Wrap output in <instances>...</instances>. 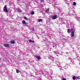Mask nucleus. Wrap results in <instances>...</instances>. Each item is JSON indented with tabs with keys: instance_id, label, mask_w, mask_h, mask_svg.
I'll list each match as a JSON object with an SVG mask.
<instances>
[{
	"instance_id": "nucleus-1",
	"label": "nucleus",
	"mask_w": 80,
	"mask_h": 80,
	"mask_svg": "<svg viewBox=\"0 0 80 80\" xmlns=\"http://www.w3.org/2000/svg\"><path fill=\"white\" fill-rule=\"evenodd\" d=\"M75 32V30L74 29H68L67 30L68 33H70V32H71V37H74V33Z\"/></svg>"
},
{
	"instance_id": "nucleus-2",
	"label": "nucleus",
	"mask_w": 80,
	"mask_h": 80,
	"mask_svg": "<svg viewBox=\"0 0 80 80\" xmlns=\"http://www.w3.org/2000/svg\"><path fill=\"white\" fill-rule=\"evenodd\" d=\"M3 9L4 12H8V10H7V6H5L3 8Z\"/></svg>"
},
{
	"instance_id": "nucleus-3",
	"label": "nucleus",
	"mask_w": 80,
	"mask_h": 80,
	"mask_svg": "<svg viewBox=\"0 0 80 80\" xmlns=\"http://www.w3.org/2000/svg\"><path fill=\"white\" fill-rule=\"evenodd\" d=\"M57 18V15H54L52 16V20H55Z\"/></svg>"
},
{
	"instance_id": "nucleus-4",
	"label": "nucleus",
	"mask_w": 80,
	"mask_h": 80,
	"mask_svg": "<svg viewBox=\"0 0 80 80\" xmlns=\"http://www.w3.org/2000/svg\"><path fill=\"white\" fill-rule=\"evenodd\" d=\"M57 45L55 43H54L52 45V47L53 48H56V47H57L56 46Z\"/></svg>"
},
{
	"instance_id": "nucleus-5",
	"label": "nucleus",
	"mask_w": 80,
	"mask_h": 80,
	"mask_svg": "<svg viewBox=\"0 0 80 80\" xmlns=\"http://www.w3.org/2000/svg\"><path fill=\"white\" fill-rule=\"evenodd\" d=\"M36 58L38 60H40V59H41L40 57V56H37L36 57Z\"/></svg>"
},
{
	"instance_id": "nucleus-6",
	"label": "nucleus",
	"mask_w": 80,
	"mask_h": 80,
	"mask_svg": "<svg viewBox=\"0 0 80 80\" xmlns=\"http://www.w3.org/2000/svg\"><path fill=\"white\" fill-rule=\"evenodd\" d=\"M4 46L6 47H8V46H9V45H8V44H5L4 45Z\"/></svg>"
},
{
	"instance_id": "nucleus-7",
	"label": "nucleus",
	"mask_w": 80,
	"mask_h": 80,
	"mask_svg": "<svg viewBox=\"0 0 80 80\" xmlns=\"http://www.w3.org/2000/svg\"><path fill=\"white\" fill-rule=\"evenodd\" d=\"M11 43L14 44L15 43V41H12L11 42Z\"/></svg>"
},
{
	"instance_id": "nucleus-8",
	"label": "nucleus",
	"mask_w": 80,
	"mask_h": 80,
	"mask_svg": "<svg viewBox=\"0 0 80 80\" xmlns=\"http://www.w3.org/2000/svg\"><path fill=\"white\" fill-rule=\"evenodd\" d=\"M77 4V3L76 2H73V4H72L73 6H75L76 5V4Z\"/></svg>"
},
{
	"instance_id": "nucleus-9",
	"label": "nucleus",
	"mask_w": 80,
	"mask_h": 80,
	"mask_svg": "<svg viewBox=\"0 0 80 80\" xmlns=\"http://www.w3.org/2000/svg\"><path fill=\"white\" fill-rule=\"evenodd\" d=\"M18 11L19 12H22V11L21 10H20V8H18Z\"/></svg>"
},
{
	"instance_id": "nucleus-10",
	"label": "nucleus",
	"mask_w": 80,
	"mask_h": 80,
	"mask_svg": "<svg viewBox=\"0 0 80 80\" xmlns=\"http://www.w3.org/2000/svg\"><path fill=\"white\" fill-rule=\"evenodd\" d=\"M48 11H49V9L48 8L46 10V13H48Z\"/></svg>"
},
{
	"instance_id": "nucleus-11",
	"label": "nucleus",
	"mask_w": 80,
	"mask_h": 80,
	"mask_svg": "<svg viewBox=\"0 0 80 80\" xmlns=\"http://www.w3.org/2000/svg\"><path fill=\"white\" fill-rule=\"evenodd\" d=\"M22 23H23V24H25L26 22L25 20H23L22 21Z\"/></svg>"
},
{
	"instance_id": "nucleus-12",
	"label": "nucleus",
	"mask_w": 80,
	"mask_h": 80,
	"mask_svg": "<svg viewBox=\"0 0 80 80\" xmlns=\"http://www.w3.org/2000/svg\"><path fill=\"white\" fill-rule=\"evenodd\" d=\"M24 19H25V20H28V19H27V18L26 17H24Z\"/></svg>"
},
{
	"instance_id": "nucleus-13",
	"label": "nucleus",
	"mask_w": 80,
	"mask_h": 80,
	"mask_svg": "<svg viewBox=\"0 0 80 80\" xmlns=\"http://www.w3.org/2000/svg\"><path fill=\"white\" fill-rule=\"evenodd\" d=\"M51 60H53V58L52 57H51Z\"/></svg>"
},
{
	"instance_id": "nucleus-14",
	"label": "nucleus",
	"mask_w": 80,
	"mask_h": 80,
	"mask_svg": "<svg viewBox=\"0 0 80 80\" xmlns=\"http://www.w3.org/2000/svg\"><path fill=\"white\" fill-rule=\"evenodd\" d=\"M73 80H75V76L72 77Z\"/></svg>"
},
{
	"instance_id": "nucleus-15",
	"label": "nucleus",
	"mask_w": 80,
	"mask_h": 80,
	"mask_svg": "<svg viewBox=\"0 0 80 80\" xmlns=\"http://www.w3.org/2000/svg\"><path fill=\"white\" fill-rule=\"evenodd\" d=\"M31 15H33V14H34V12L32 11L31 13Z\"/></svg>"
},
{
	"instance_id": "nucleus-16",
	"label": "nucleus",
	"mask_w": 80,
	"mask_h": 80,
	"mask_svg": "<svg viewBox=\"0 0 80 80\" xmlns=\"http://www.w3.org/2000/svg\"><path fill=\"white\" fill-rule=\"evenodd\" d=\"M16 72L17 73H19V71H18V70H16Z\"/></svg>"
},
{
	"instance_id": "nucleus-17",
	"label": "nucleus",
	"mask_w": 80,
	"mask_h": 80,
	"mask_svg": "<svg viewBox=\"0 0 80 80\" xmlns=\"http://www.w3.org/2000/svg\"><path fill=\"white\" fill-rule=\"evenodd\" d=\"M41 21H42V19H39L38 20L39 22H41Z\"/></svg>"
},
{
	"instance_id": "nucleus-18",
	"label": "nucleus",
	"mask_w": 80,
	"mask_h": 80,
	"mask_svg": "<svg viewBox=\"0 0 80 80\" xmlns=\"http://www.w3.org/2000/svg\"><path fill=\"white\" fill-rule=\"evenodd\" d=\"M29 42H34V41H32V40H29Z\"/></svg>"
},
{
	"instance_id": "nucleus-19",
	"label": "nucleus",
	"mask_w": 80,
	"mask_h": 80,
	"mask_svg": "<svg viewBox=\"0 0 80 80\" xmlns=\"http://www.w3.org/2000/svg\"><path fill=\"white\" fill-rule=\"evenodd\" d=\"M54 53L55 54H57V53H58V52L57 51H56L54 52Z\"/></svg>"
},
{
	"instance_id": "nucleus-20",
	"label": "nucleus",
	"mask_w": 80,
	"mask_h": 80,
	"mask_svg": "<svg viewBox=\"0 0 80 80\" xmlns=\"http://www.w3.org/2000/svg\"><path fill=\"white\" fill-rule=\"evenodd\" d=\"M76 78L78 79H80V77H77Z\"/></svg>"
},
{
	"instance_id": "nucleus-21",
	"label": "nucleus",
	"mask_w": 80,
	"mask_h": 80,
	"mask_svg": "<svg viewBox=\"0 0 80 80\" xmlns=\"http://www.w3.org/2000/svg\"><path fill=\"white\" fill-rule=\"evenodd\" d=\"M32 31H34V28H32Z\"/></svg>"
},
{
	"instance_id": "nucleus-22",
	"label": "nucleus",
	"mask_w": 80,
	"mask_h": 80,
	"mask_svg": "<svg viewBox=\"0 0 80 80\" xmlns=\"http://www.w3.org/2000/svg\"><path fill=\"white\" fill-rule=\"evenodd\" d=\"M42 2H43L44 0H40Z\"/></svg>"
},
{
	"instance_id": "nucleus-23",
	"label": "nucleus",
	"mask_w": 80,
	"mask_h": 80,
	"mask_svg": "<svg viewBox=\"0 0 80 80\" xmlns=\"http://www.w3.org/2000/svg\"><path fill=\"white\" fill-rule=\"evenodd\" d=\"M62 80H66V79H65L64 78H63Z\"/></svg>"
},
{
	"instance_id": "nucleus-24",
	"label": "nucleus",
	"mask_w": 80,
	"mask_h": 80,
	"mask_svg": "<svg viewBox=\"0 0 80 80\" xmlns=\"http://www.w3.org/2000/svg\"><path fill=\"white\" fill-rule=\"evenodd\" d=\"M51 45H52V43H51Z\"/></svg>"
}]
</instances>
